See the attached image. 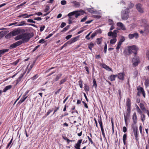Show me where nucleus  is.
<instances>
[{
  "label": "nucleus",
  "instance_id": "9",
  "mask_svg": "<svg viewBox=\"0 0 149 149\" xmlns=\"http://www.w3.org/2000/svg\"><path fill=\"white\" fill-rule=\"evenodd\" d=\"M11 33L12 34V36H16L20 33L21 30L17 29L16 30H15L11 32Z\"/></svg>",
  "mask_w": 149,
  "mask_h": 149
},
{
  "label": "nucleus",
  "instance_id": "49",
  "mask_svg": "<svg viewBox=\"0 0 149 149\" xmlns=\"http://www.w3.org/2000/svg\"><path fill=\"white\" fill-rule=\"evenodd\" d=\"M138 90H139V92L140 93H142V92H143L144 91L143 88L142 87H140L139 89L138 88Z\"/></svg>",
  "mask_w": 149,
  "mask_h": 149
},
{
  "label": "nucleus",
  "instance_id": "34",
  "mask_svg": "<svg viewBox=\"0 0 149 149\" xmlns=\"http://www.w3.org/2000/svg\"><path fill=\"white\" fill-rule=\"evenodd\" d=\"M23 77V75L20 76L17 79L16 84H17L21 80L22 78Z\"/></svg>",
  "mask_w": 149,
  "mask_h": 149
},
{
  "label": "nucleus",
  "instance_id": "36",
  "mask_svg": "<svg viewBox=\"0 0 149 149\" xmlns=\"http://www.w3.org/2000/svg\"><path fill=\"white\" fill-rule=\"evenodd\" d=\"M17 46L15 43H13V44L10 45V49L14 48L16 47Z\"/></svg>",
  "mask_w": 149,
  "mask_h": 149
},
{
  "label": "nucleus",
  "instance_id": "20",
  "mask_svg": "<svg viewBox=\"0 0 149 149\" xmlns=\"http://www.w3.org/2000/svg\"><path fill=\"white\" fill-rule=\"evenodd\" d=\"M127 138V135L126 134H124L123 136V140L124 144L125 145L126 144V140Z\"/></svg>",
  "mask_w": 149,
  "mask_h": 149
},
{
  "label": "nucleus",
  "instance_id": "40",
  "mask_svg": "<svg viewBox=\"0 0 149 149\" xmlns=\"http://www.w3.org/2000/svg\"><path fill=\"white\" fill-rule=\"evenodd\" d=\"M129 4L128 5V8L130 9L133 7L134 6V5L131 2H129Z\"/></svg>",
  "mask_w": 149,
  "mask_h": 149
},
{
  "label": "nucleus",
  "instance_id": "23",
  "mask_svg": "<svg viewBox=\"0 0 149 149\" xmlns=\"http://www.w3.org/2000/svg\"><path fill=\"white\" fill-rule=\"evenodd\" d=\"M133 122L134 124H136L137 122V117L135 113H134L133 116Z\"/></svg>",
  "mask_w": 149,
  "mask_h": 149
},
{
  "label": "nucleus",
  "instance_id": "2",
  "mask_svg": "<svg viewBox=\"0 0 149 149\" xmlns=\"http://www.w3.org/2000/svg\"><path fill=\"white\" fill-rule=\"evenodd\" d=\"M33 36L32 33H22V41L24 43L28 42L29 39L31 38Z\"/></svg>",
  "mask_w": 149,
  "mask_h": 149
},
{
  "label": "nucleus",
  "instance_id": "38",
  "mask_svg": "<svg viewBox=\"0 0 149 149\" xmlns=\"http://www.w3.org/2000/svg\"><path fill=\"white\" fill-rule=\"evenodd\" d=\"M145 84L146 86H148L149 85V79H147L145 80Z\"/></svg>",
  "mask_w": 149,
  "mask_h": 149
},
{
  "label": "nucleus",
  "instance_id": "15",
  "mask_svg": "<svg viewBox=\"0 0 149 149\" xmlns=\"http://www.w3.org/2000/svg\"><path fill=\"white\" fill-rule=\"evenodd\" d=\"M102 67L109 71L111 70V68L105 64H102Z\"/></svg>",
  "mask_w": 149,
  "mask_h": 149
},
{
  "label": "nucleus",
  "instance_id": "56",
  "mask_svg": "<svg viewBox=\"0 0 149 149\" xmlns=\"http://www.w3.org/2000/svg\"><path fill=\"white\" fill-rule=\"evenodd\" d=\"M70 14V13L68 15V16L69 17V19L71 20H73V17H72V16L73 15H69V14Z\"/></svg>",
  "mask_w": 149,
  "mask_h": 149
},
{
  "label": "nucleus",
  "instance_id": "63",
  "mask_svg": "<svg viewBox=\"0 0 149 149\" xmlns=\"http://www.w3.org/2000/svg\"><path fill=\"white\" fill-rule=\"evenodd\" d=\"M66 81V79H62L60 82V84L61 85L63 84L64 82Z\"/></svg>",
  "mask_w": 149,
  "mask_h": 149
},
{
  "label": "nucleus",
  "instance_id": "18",
  "mask_svg": "<svg viewBox=\"0 0 149 149\" xmlns=\"http://www.w3.org/2000/svg\"><path fill=\"white\" fill-rule=\"evenodd\" d=\"M22 39V33L18 35L15 37L14 38L15 40H19Z\"/></svg>",
  "mask_w": 149,
  "mask_h": 149
},
{
  "label": "nucleus",
  "instance_id": "28",
  "mask_svg": "<svg viewBox=\"0 0 149 149\" xmlns=\"http://www.w3.org/2000/svg\"><path fill=\"white\" fill-rule=\"evenodd\" d=\"M98 121L100 125V127L101 128H103V127L102 126V121L101 118V117L100 118H99L98 120Z\"/></svg>",
  "mask_w": 149,
  "mask_h": 149
},
{
  "label": "nucleus",
  "instance_id": "5",
  "mask_svg": "<svg viewBox=\"0 0 149 149\" xmlns=\"http://www.w3.org/2000/svg\"><path fill=\"white\" fill-rule=\"evenodd\" d=\"M125 40V38L123 36L121 37L118 43L117 47H116V49L118 50L120 49L122 42H123Z\"/></svg>",
  "mask_w": 149,
  "mask_h": 149
},
{
  "label": "nucleus",
  "instance_id": "43",
  "mask_svg": "<svg viewBox=\"0 0 149 149\" xmlns=\"http://www.w3.org/2000/svg\"><path fill=\"white\" fill-rule=\"evenodd\" d=\"M86 10L88 12L91 13H93L94 12V11L90 8H86Z\"/></svg>",
  "mask_w": 149,
  "mask_h": 149
},
{
  "label": "nucleus",
  "instance_id": "62",
  "mask_svg": "<svg viewBox=\"0 0 149 149\" xmlns=\"http://www.w3.org/2000/svg\"><path fill=\"white\" fill-rule=\"evenodd\" d=\"M89 88L86 85H85V91H89Z\"/></svg>",
  "mask_w": 149,
  "mask_h": 149
},
{
  "label": "nucleus",
  "instance_id": "24",
  "mask_svg": "<svg viewBox=\"0 0 149 149\" xmlns=\"http://www.w3.org/2000/svg\"><path fill=\"white\" fill-rule=\"evenodd\" d=\"M113 39L111 40L110 43L111 44H113L115 43L117 41L116 37H113Z\"/></svg>",
  "mask_w": 149,
  "mask_h": 149
},
{
  "label": "nucleus",
  "instance_id": "19",
  "mask_svg": "<svg viewBox=\"0 0 149 149\" xmlns=\"http://www.w3.org/2000/svg\"><path fill=\"white\" fill-rule=\"evenodd\" d=\"M28 25V24L25 23L24 21H23L20 22L19 24L17 25V26H20L23 25Z\"/></svg>",
  "mask_w": 149,
  "mask_h": 149
},
{
  "label": "nucleus",
  "instance_id": "11",
  "mask_svg": "<svg viewBox=\"0 0 149 149\" xmlns=\"http://www.w3.org/2000/svg\"><path fill=\"white\" fill-rule=\"evenodd\" d=\"M78 40V37H75L74 38H72L69 41L67 42L68 44H70L72 43H73Z\"/></svg>",
  "mask_w": 149,
  "mask_h": 149
},
{
  "label": "nucleus",
  "instance_id": "32",
  "mask_svg": "<svg viewBox=\"0 0 149 149\" xmlns=\"http://www.w3.org/2000/svg\"><path fill=\"white\" fill-rule=\"evenodd\" d=\"M140 108L142 110H144L145 109V108L144 106V104L143 103H141L139 106Z\"/></svg>",
  "mask_w": 149,
  "mask_h": 149
},
{
  "label": "nucleus",
  "instance_id": "48",
  "mask_svg": "<svg viewBox=\"0 0 149 149\" xmlns=\"http://www.w3.org/2000/svg\"><path fill=\"white\" fill-rule=\"evenodd\" d=\"M27 22H31L34 23H36V22L34 21L32 19H29L27 20Z\"/></svg>",
  "mask_w": 149,
  "mask_h": 149
},
{
  "label": "nucleus",
  "instance_id": "45",
  "mask_svg": "<svg viewBox=\"0 0 149 149\" xmlns=\"http://www.w3.org/2000/svg\"><path fill=\"white\" fill-rule=\"evenodd\" d=\"M117 76L119 79L121 80H123V75H117Z\"/></svg>",
  "mask_w": 149,
  "mask_h": 149
},
{
  "label": "nucleus",
  "instance_id": "39",
  "mask_svg": "<svg viewBox=\"0 0 149 149\" xmlns=\"http://www.w3.org/2000/svg\"><path fill=\"white\" fill-rule=\"evenodd\" d=\"M79 82V84L80 86V87L81 88H82V86H83V81L81 80H80L78 82Z\"/></svg>",
  "mask_w": 149,
  "mask_h": 149
},
{
  "label": "nucleus",
  "instance_id": "59",
  "mask_svg": "<svg viewBox=\"0 0 149 149\" xmlns=\"http://www.w3.org/2000/svg\"><path fill=\"white\" fill-rule=\"evenodd\" d=\"M49 6L48 5H47L46 8L45 10V12H47L49 10Z\"/></svg>",
  "mask_w": 149,
  "mask_h": 149
},
{
  "label": "nucleus",
  "instance_id": "3",
  "mask_svg": "<svg viewBox=\"0 0 149 149\" xmlns=\"http://www.w3.org/2000/svg\"><path fill=\"white\" fill-rule=\"evenodd\" d=\"M138 49L137 47L135 45H133L131 46H129L128 47V52L129 54H130L132 53H134L135 55H136Z\"/></svg>",
  "mask_w": 149,
  "mask_h": 149
},
{
  "label": "nucleus",
  "instance_id": "10",
  "mask_svg": "<svg viewBox=\"0 0 149 149\" xmlns=\"http://www.w3.org/2000/svg\"><path fill=\"white\" fill-rule=\"evenodd\" d=\"M82 141V139L79 140L75 144V145L74 146L76 149H80V147Z\"/></svg>",
  "mask_w": 149,
  "mask_h": 149
},
{
  "label": "nucleus",
  "instance_id": "17",
  "mask_svg": "<svg viewBox=\"0 0 149 149\" xmlns=\"http://www.w3.org/2000/svg\"><path fill=\"white\" fill-rule=\"evenodd\" d=\"M141 26H144L145 25L147 24V22L146 20L145 19H142L141 21Z\"/></svg>",
  "mask_w": 149,
  "mask_h": 149
},
{
  "label": "nucleus",
  "instance_id": "14",
  "mask_svg": "<svg viewBox=\"0 0 149 149\" xmlns=\"http://www.w3.org/2000/svg\"><path fill=\"white\" fill-rule=\"evenodd\" d=\"M144 27V32L146 33L149 32V26L148 24L145 25Z\"/></svg>",
  "mask_w": 149,
  "mask_h": 149
},
{
  "label": "nucleus",
  "instance_id": "8",
  "mask_svg": "<svg viewBox=\"0 0 149 149\" xmlns=\"http://www.w3.org/2000/svg\"><path fill=\"white\" fill-rule=\"evenodd\" d=\"M77 12H78L79 13H81V15H83L84 13H85V11H84L83 10H75L74 11L72 12H71L70 13V14H69V15H74V14H75V13H76Z\"/></svg>",
  "mask_w": 149,
  "mask_h": 149
},
{
  "label": "nucleus",
  "instance_id": "61",
  "mask_svg": "<svg viewBox=\"0 0 149 149\" xmlns=\"http://www.w3.org/2000/svg\"><path fill=\"white\" fill-rule=\"evenodd\" d=\"M19 61V60H17L16 61L13 62L12 63L13 65H16L18 63Z\"/></svg>",
  "mask_w": 149,
  "mask_h": 149
},
{
  "label": "nucleus",
  "instance_id": "60",
  "mask_svg": "<svg viewBox=\"0 0 149 149\" xmlns=\"http://www.w3.org/2000/svg\"><path fill=\"white\" fill-rule=\"evenodd\" d=\"M28 15L27 14V13H25V14H22L21 15H19L18 16V17H24V16H25L26 17V15Z\"/></svg>",
  "mask_w": 149,
  "mask_h": 149
},
{
  "label": "nucleus",
  "instance_id": "42",
  "mask_svg": "<svg viewBox=\"0 0 149 149\" xmlns=\"http://www.w3.org/2000/svg\"><path fill=\"white\" fill-rule=\"evenodd\" d=\"M93 86H94L95 88H96L97 86V85L96 83V81L95 79H94L93 80Z\"/></svg>",
  "mask_w": 149,
  "mask_h": 149
},
{
  "label": "nucleus",
  "instance_id": "41",
  "mask_svg": "<svg viewBox=\"0 0 149 149\" xmlns=\"http://www.w3.org/2000/svg\"><path fill=\"white\" fill-rule=\"evenodd\" d=\"M12 35V34L11 32H10L9 33H8V34L5 37L6 38H8V39L9 38H10Z\"/></svg>",
  "mask_w": 149,
  "mask_h": 149
},
{
  "label": "nucleus",
  "instance_id": "25",
  "mask_svg": "<svg viewBox=\"0 0 149 149\" xmlns=\"http://www.w3.org/2000/svg\"><path fill=\"white\" fill-rule=\"evenodd\" d=\"M131 101L129 98H127L126 102V105L127 107H131Z\"/></svg>",
  "mask_w": 149,
  "mask_h": 149
},
{
  "label": "nucleus",
  "instance_id": "31",
  "mask_svg": "<svg viewBox=\"0 0 149 149\" xmlns=\"http://www.w3.org/2000/svg\"><path fill=\"white\" fill-rule=\"evenodd\" d=\"M23 43H24L22 40H19L15 42L16 46H19L21 45Z\"/></svg>",
  "mask_w": 149,
  "mask_h": 149
},
{
  "label": "nucleus",
  "instance_id": "12",
  "mask_svg": "<svg viewBox=\"0 0 149 149\" xmlns=\"http://www.w3.org/2000/svg\"><path fill=\"white\" fill-rule=\"evenodd\" d=\"M71 3L74 4L73 6L75 8H79L80 6V3L77 1H72Z\"/></svg>",
  "mask_w": 149,
  "mask_h": 149
},
{
  "label": "nucleus",
  "instance_id": "26",
  "mask_svg": "<svg viewBox=\"0 0 149 149\" xmlns=\"http://www.w3.org/2000/svg\"><path fill=\"white\" fill-rule=\"evenodd\" d=\"M9 50L8 49H6L0 50V55L3 54L6 52H8Z\"/></svg>",
  "mask_w": 149,
  "mask_h": 149
},
{
  "label": "nucleus",
  "instance_id": "13",
  "mask_svg": "<svg viewBox=\"0 0 149 149\" xmlns=\"http://www.w3.org/2000/svg\"><path fill=\"white\" fill-rule=\"evenodd\" d=\"M117 25L123 30H126L125 26L122 23L120 22H118L117 24Z\"/></svg>",
  "mask_w": 149,
  "mask_h": 149
},
{
  "label": "nucleus",
  "instance_id": "22",
  "mask_svg": "<svg viewBox=\"0 0 149 149\" xmlns=\"http://www.w3.org/2000/svg\"><path fill=\"white\" fill-rule=\"evenodd\" d=\"M11 87L12 86L11 85H9L6 86L3 90V92H6L7 90L10 89Z\"/></svg>",
  "mask_w": 149,
  "mask_h": 149
},
{
  "label": "nucleus",
  "instance_id": "33",
  "mask_svg": "<svg viewBox=\"0 0 149 149\" xmlns=\"http://www.w3.org/2000/svg\"><path fill=\"white\" fill-rule=\"evenodd\" d=\"M118 32V31L117 30H115L113 31V32H112L113 34V37H116L117 33Z\"/></svg>",
  "mask_w": 149,
  "mask_h": 149
},
{
  "label": "nucleus",
  "instance_id": "54",
  "mask_svg": "<svg viewBox=\"0 0 149 149\" xmlns=\"http://www.w3.org/2000/svg\"><path fill=\"white\" fill-rule=\"evenodd\" d=\"M145 116L144 114H143L141 116V120L142 122H143L145 120Z\"/></svg>",
  "mask_w": 149,
  "mask_h": 149
},
{
  "label": "nucleus",
  "instance_id": "53",
  "mask_svg": "<svg viewBox=\"0 0 149 149\" xmlns=\"http://www.w3.org/2000/svg\"><path fill=\"white\" fill-rule=\"evenodd\" d=\"M66 25V24L65 23L63 22H62L60 26V27L61 28H63V27H64Z\"/></svg>",
  "mask_w": 149,
  "mask_h": 149
},
{
  "label": "nucleus",
  "instance_id": "51",
  "mask_svg": "<svg viewBox=\"0 0 149 149\" xmlns=\"http://www.w3.org/2000/svg\"><path fill=\"white\" fill-rule=\"evenodd\" d=\"M113 34L112 32L110 31L108 33V35L109 36H112L113 37Z\"/></svg>",
  "mask_w": 149,
  "mask_h": 149
},
{
  "label": "nucleus",
  "instance_id": "27",
  "mask_svg": "<svg viewBox=\"0 0 149 149\" xmlns=\"http://www.w3.org/2000/svg\"><path fill=\"white\" fill-rule=\"evenodd\" d=\"M27 97V96H24L21 99L19 103H22L26 99Z\"/></svg>",
  "mask_w": 149,
  "mask_h": 149
},
{
  "label": "nucleus",
  "instance_id": "4",
  "mask_svg": "<svg viewBox=\"0 0 149 149\" xmlns=\"http://www.w3.org/2000/svg\"><path fill=\"white\" fill-rule=\"evenodd\" d=\"M133 65L134 67L137 65L140 62L139 58L138 57L135 56L132 60Z\"/></svg>",
  "mask_w": 149,
  "mask_h": 149
},
{
  "label": "nucleus",
  "instance_id": "44",
  "mask_svg": "<svg viewBox=\"0 0 149 149\" xmlns=\"http://www.w3.org/2000/svg\"><path fill=\"white\" fill-rule=\"evenodd\" d=\"M97 44H101L102 40L101 38H98L97 39Z\"/></svg>",
  "mask_w": 149,
  "mask_h": 149
},
{
  "label": "nucleus",
  "instance_id": "1",
  "mask_svg": "<svg viewBox=\"0 0 149 149\" xmlns=\"http://www.w3.org/2000/svg\"><path fill=\"white\" fill-rule=\"evenodd\" d=\"M129 9L128 8L122 11L121 12V17L123 20H125L128 19L129 17Z\"/></svg>",
  "mask_w": 149,
  "mask_h": 149
},
{
  "label": "nucleus",
  "instance_id": "47",
  "mask_svg": "<svg viewBox=\"0 0 149 149\" xmlns=\"http://www.w3.org/2000/svg\"><path fill=\"white\" fill-rule=\"evenodd\" d=\"M74 15H75V17L77 18L78 17V16L81 15V14L80 13H79L78 12H77L76 13H75V14H74Z\"/></svg>",
  "mask_w": 149,
  "mask_h": 149
},
{
  "label": "nucleus",
  "instance_id": "57",
  "mask_svg": "<svg viewBox=\"0 0 149 149\" xmlns=\"http://www.w3.org/2000/svg\"><path fill=\"white\" fill-rule=\"evenodd\" d=\"M87 19V16H86L84 17V18H83V19H82L81 20V22H84Z\"/></svg>",
  "mask_w": 149,
  "mask_h": 149
},
{
  "label": "nucleus",
  "instance_id": "37",
  "mask_svg": "<svg viewBox=\"0 0 149 149\" xmlns=\"http://www.w3.org/2000/svg\"><path fill=\"white\" fill-rule=\"evenodd\" d=\"M70 26L68 25L67 26L65 27L62 31V32H65L67 31L69 28Z\"/></svg>",
  "mask_w": 149,
  "mask_h": 149
},
{
  "label": "nucleus",
  "instance_id": "35",
  "mask_svg": "<svg viewBox=\"0 0 149 149\" xmlns=\"http://www.w3.org/2000/svg\"><path fill=\"white\" fill-rule=\"evenodd\" d=\"M88 48L90 49V50H92V48L94 46V44L93 43L91 42L90 43V44L88 45Z\"/></svg>",
  "mask_w": 149,
  "mask_h": 149
},
{
  "label": "nucleus",
  "instance_id": "58",
  "mask_svg": "<svg viewBox=\"0 0 149 149\" xmlns=\"http://www.w3.org/2000/svg\"><path fill=\"white\" fill-rule=\"evenodd\" d=\"M61 3L62 5H65L66 3V1L65 0H62L61 2Z\"/></svg>",
  "mask_w": 149,
  "mask_h": 149
},
{
  "label": "nucleus",
  "instance_id": "6",
  "mask_svg": "<svg viewBox=\"0 0 149 149\" xmlns=\"http://www.w3.org/2000/svg\"><path fill=\"white\" fill-rule=\"evenodd\" d=\"M128 37L130 39H132L134 38L137 39L139 37V34L137 33H135L133 34H130L128 35Z\"/></svg>",
  "mask_w": 149,
  "mask_h": 149
},
{
  "label": "nucleus",
  "instance_id": "7",
  "mask_svg": "<svg viewBox=\"0 0 149 149\" xmlns=\"http://www.w3.org/2000/svg\"><path fill=\"white\" fill-rule=\"evenodd\" d=\"M136 8L139 12L141 13H143V10L142 7V5L141 4L138 3L136 6Z\"/></svg>",
  "mask_w": 149,
  "mask_h": 149
},
{
  "label": "nucleus",
  "instance_id": "55",
  "mask_svg": "<svg viewBox=\"0 0 149 149\" xmlns=\"http://www.w3.org/2000/svg\"><path fill=\"white\" fill-rule=\"evenodd\" d=\"M107 48V45L105 43V46H104V52L105 53H106Z\"/></svg>",
  "mask_w": 149,
  "mask_h": 149
},
{
  "label": "nucleus",
  "instance_id": "16",
  "mask_svg": "<svg viewBox=\"0 0 149 149\" xmlns=\"http://www.w3.org/2000/svg\"><path fill=\"white\" fill-rule=\"evenodd\" d=\"M13 140V139L12 138L11 139V140L8 143V145H7V146L6 148V149H7L9 147L10 148L13 145V143H12Z\"/></svg>",
  "mask_w": 149,
  "mask_h": 149
},
{
  "label": "nucleus",
  "instance_id": "46",
  "mask_svg": "<svg viewBox=\"0 0 149 149\" xmlns=\"http://www.w3.org/2000/svg\"><path fill=\"white\" fill-rule=\"evenodd\" d=\"M54 33V31L53 32V33L50 34L48 35V36L45 38V39H47L51 37L53 34Z\"/></svg>",
  "mask_w": 149,
  "mask_h": 149
},
{
  "label": "nucleus",
  "instance_id": "29",
  "mask_svg": "<svg viewBox=\"0 0 149 149\" xmlns=\"http://www.w3.org/2000/svg\"><path fill=\"white\" fill-rule=\"evenodd\" d=\"M117 76V75H111L109 78L111 81H113L115 80V78Z\"/></svg>",
  "mask_w": 149,
  "mask_h": 149
},
{
  "label": "nucleus",
  "instance_id": "50",
  "mask_svg": "<svg viewBox=\"0 0 149 149\" xmlns=\"http://www.w3.org/2000/svg\"><path fill=\"white\" fill-rule=\"evenodd\" d=\"M97 33H93L91 35V38L93 39Z\"/></svg>",
  "mask_w": 149,
  "mask_h": 149
},
{
  "label": "nucleus",
  "instance_id": "30",
  "mask_svg": "<svg viewBox=\"0 0 149 149\" xmlns=\"http://www.w3.org/2000/svg\"><path fill=\"white\" fill-rule=\"evenodd\" d=\"M135 107H136V108L137 110V112L139 113L140 114H141V113H142V112L141 110L140 109H139V107L136 104Z\"/></svg>",
  "mask_w": 149,
  "mask_h": 149
},
{
  "label": "nucleus",
  "instance_id": "64",
  "mask_svg": "<svg viewBox=\"0 0 149 149\" xmlns=\"http://www.w3.org/2000/svg\"><path fill=\"white\" fill-rule=\"evenodd\" d=\"M131 110V107H127V111L128 113H130Z\"/></svg>",
  "mask_w": 149,
  "mask_h": 149
},
{
  "label": "nucleus",
  "instance_id": "52",
  "mask_svg": "<svg viewBox=\"0 0 149 149\" xmlns=\"http://www.w3.org/2000/svg\"><path fill=\"white\" fill-rule=\"evenodd\" d=\"M64 139H65V140H66L67 141V142L68 143H69L70 142H72V140H69V139H68L67 137H65L63 138Z\"/></svg>",
  "mask_w": 149,
  "mask_h": 149
},
{
  "label": "nucleus",
  "instance_id": "21",
  "mask_svg": "<svg viewBox=\"0 0 149 149\" xmlns=\"http://www.w3.org/2000/svg\"><path fill=\"white\" fill-rule=\"evenodd\" d=\"M133 130L134 134H138V130L137 127H133Z\"/></svg>",
  "mask_w": 149,
  "mask_h": 149
}]
</instances>
